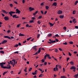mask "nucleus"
<instances>
[{"mask_svg":"<svg viewBox=\"0 0 78 78\" xmlns=\"http://www.w3.org/2000/svg\"><path fill=\"white\" fill-rule=\"evenodd\" d=\"M37 46H35L33 47V48L34 50H35V51H37V48H36Z\"/></svg>","mask_w":78,"mask_h":78,"instance_id":"1a4fd4ad","label":"nucleus"},{"mask_svg":"<svg viewBox=\"0 0 78 78\" xmlns=\"http://www.w3.org/2000/svg\"><path fill=\"white\" fill-rule=\"evenodd\" d=\"M76 21V19H74L73 20V22H74L75 21Z\"/></svg>","mask_w":78,"mask_h":78,"instance_id":"de8ad7c7","label":"nucleus"},{"mask_svg":"<svg viewBox=\"0 0 78 78\" xmlns=\"http://www.w3.org/2000/svg\"><path fill=\"white\" fill-rule=\"evenodd\" d=\"M32 19H33V20H35L36 19V18H35V17H32Z\"/></svg>","mask_w":78,"mask_h":78,"instance_id":"864d4df0","label":"nucleus"},{"mask_svg":"<svg viewBox=\"0 0 78 78\" xmlns=\"http://www.w3.org/2000/svg\"><path fill=\"white\" fill-rule=\"evenodd\" d=\"M41 48H39V49L38 51V53H40V52H41Z\"/></svg>","mask_w":78,"mask_h":78,"instance_id":"b1692460","label":"nucleus"},{"mask_svg":"<svg viewBox=\"0 0 78 78\" xmlns=\"http://www.w3.org/2000/svg\"><path fill=\"white\" fill-rule=\"evenodd\" d=\"M75 27L76 29H78V26H76Z\"/></svg>","mask_w":78,"mask_h":78,"instance_id":"bf43d9fd","label":"nucleus"},{"mask_svg":"<svg viewBox=\"0 0 78 78\" xmlns=\"http://www.w3.org/2000/svg\"><path fill=\"white\" fill-rule=\"evenodd\" d=\"M62 13V11H61V10H59L58 12V14H61Z\"/></svg>","mask_w":78,"mask_h":78,"instance_id":"f8f14e48","label":"nucleus"},{"mask_svg":"<svg viewBox=\"0 0 78 78\" xmlns=\"http://www.w3.org/2000/svg\"><path fill=\"white\" fill-rule=\"evenodd\" d=\"M10 73H11V74H13V71H11L10 72Z\"/></svg>","mask_w":78,"mask_h":78,"instance_id":"774afa93","label":"nucleus"},{"mask_svg":"<svg viewBox=\"0 0 78 78\" xmlns=\"http://www.w3.org/2000/svg\"><path fill=\"white\" fill-rule=\"evenodd\" d=\"M63 45H67V43L65 42V43H63Z\"/></svg>","mask_w":78,"mask_h":78,"instance_id":"c03bdc74","label":"nucleus"},{"mask_svg":"<svg viewBox=\"0 0 78 78\" xmlns=\"http://www.w3.org/2000/svg\"><path fill=\"white\" fill-rule=\"evenodd\" d=\"M16 13L17 14H19L20 13V10H19V9H17L16 10Z\"/></svg>","mask_w":78,"mask_h":78,"instance_id":"0eeeda50","label":"nucleus"},{"mask_svg":"<svg viewBox=\"0 0 78 78\" xmlns=\"http://www.w3.org/2000/svg\"><path fill=\"white\" fill-rule=\"evenodd\" d=\"M4 37H5V38H7V39H11V38H10V37L8 36H4Z\"/></svg>","mask_w":78,"mask_h":78,"instance_id":"9d476101","label":"nucleus"},{"mask_svg":"<svg viewBox=\"0 0 78 78\" xmlns=\"http://www.w3.org/2000/svg\"><path fill=\"white\" fill-rule=\"evenodd\" d=\"M69 59H70V58H67V61H69Z\"/></svg>","mask_w":78,"mask_h":78,"instance_id":"052dcab7","label":"nucleus"},{"mask_svg":"<svg viewBox=\"0 0 78 78\" xmlns=\"http://www.w3.org/2000/svg\"><path fill=\"white\" fill-rule=\"evenodd\" d=\"M41 6H43V5H44V2H42L41 4Z\"/></svg>","mask_w":78,"mask_h":78,"instance_id":"4c0bfd02","label":"nucleus"},{"mask_svg":"<svg viewBox=\"0 0 78 78\" xmlns=\"http://www.w3.org/2000/svg\"><path fill=\"white\" fill-rule=\"evenodd\" d=\"M47 64V62H45L44 63V65H45V66H46Z\"/></svg>","mask_w":78,"mask_h":78,"instance_id":"4d7b16f0","label":"nucleus"},{"mask_svg":"<svg viewBox=\"0 0 78 78\" xmlns=\"http://www.w3.org/2000/svg\"><path fill=\"white\" fill-rule=\"evenodd\" d=\"M20 24H18V25L17 26V27H18V28L19 27H20Z\"/></svg>","mask_w":78,"mask_h":78,"instance_id":"6e6d98bb","label":"nucleus"},{"mask_svg":"<svg viewBox=\"0 0 78 78\" xmlns=\"http://www.w3.org/2000/svg\"><path fill=\"white\" fill-rule=\"evenodd\" d=\"M52 36V34H48V37H51Z\"/></svg>","mask_w":78,"mask_h":78,"instance_id":"a211bd4d","label":"nucleus"},{"mask_svg":"<svg viewBox=\"0 0 78 78\" xmlns=\"http://www.w3.org/2000/svg\"><path fill=\"white\" fill-rule=\"evenodd\" d=\"M55 40L56 41V42H58L59 41V40L57 38L55 39Z\"/></svg>","mask_w":78,"mask_h":78,"instance_id":"0e129e2a","label":"nucleus"},{"mask_svg":"<svg viewBox=\"0 0 78 78\" xmlns=\"http://www.w3.org/2000/svg\"><path fill=\"white\" fill-rule=\"evenodd\" d=\"M14 53H17V54H19V52L18 51L15 52H14Z\"/></svg>","mask_w":78,"mask_h":78,"instance_id":"09e8293b","label":"nucleus"},{"mask_svg":"<svg viewBox=\"0 0 78 78\" xmlns=\"http://www.w3.org/2000/svg\"><path fill=\"white\" fill-rule=\"evenodd\" d=\"M4 19L5 21L9 20V16H5Z\"/></svg>","mask_w":78,"mask_h":78,"instance_id":"7ed1b4c3","label":"nucleus"},{"mask_svg":"<svg viewBox=\"0 0 78 78\" xmlns=\"http://www.w3.org/2000/svg\"><path fill=\"white\" fill-rule=\"evenodd\" d=\"M42 61V62H45V60H44V59H42L41 60Z\"/></svg>","mask_w":78,"mask_h":78,"instance_id":"13d9d810","label":"nucleus"},{"mask_svg":"<svg viewBox=\"0 0 78 78\" xmlns=\"http://www.w3.org/2000/svg\"><path fill=\"white\" fill-rule=\"evenodd\" d=\"M39 77H42V74H41L39 76Z\"/></svg>","mask_w":78,"mask_h":78,"instance_id":"79ce46f5","label":"nucleus"},{"mask_svg":"<svg viewBox=\"0 0 78 78\" xmlns=\"http://www.w3.org/2000/svg\"><path fill=\"white\" fill-rule=\"evenodd\" d=\"M41 22H40V21L38 20L37 21V23H38V24H41Z\"/></svg>","mask_w":78,"mask_h":78,"instance_id":"37998d69","label":"nucleus"},{"mask_svg":"<svg viewBox=\"0 0 78 78\" xmlns=\"http://www.w3.org/2000/svg\"><path fill=\"white\" fill-rule=\"evenodd\" d=\"M19 36H25V35L22 34L21 33H20L19 34Z\"/></svg>","mask_w":78,"mask_h":78,"instance_id":"2eb2a0df","label":"nucleus"},{"mask_svg":"<svg viewBox=\"0 0 78 78\" xmlns=\"http://www.w3.org/2000/svg\"><path fill=\"white\" fill-rule=\"evenodd\" d=\"M42 16H39V17L38 18V19H41V18H42Z\"/></svg>","mask_w":78,"mask_h":78,"instance_id":"bb28decb","label":"nucleus"},{"mask_svg":"<svg viewBox=\"0 0 78 78\" xmlns=\"http://www.w3.org/2000/svg\"><path fill=\"white\" fill-rule=\"evenodd\" d=\"M13 18H16V16H17V15H14L12 16Z\"/></svg>","mask_w":78,"mask_h":78,"instance_id":"aec40b11","label":"nucleus"},{"mask_svg":"<svg viewBox=\"0 0 78 78\" xmlns=\"http://www.w3.org/2000/svg\"><path fill=\"white\" fill-rule=\"evenodd\" d=\"M38 53H38V52H37L35 53V54H34L33 55H37V54H38Z\"/></svg>","mask_w":78,"mask_h":78,"instance_id":"5fc2aeb1","label":"nucleus"},{"mask_svg":"<svg viewBox=\"0 0 78 78\" xmlns=\"http://www.w3.org/2000/svg\"><path fill=\"white\" fill-rule=\"evenodd\" d=\"M75 13H76V11L75 10H74L73 12V14H75Z\"/></svg>","mask_w":78,"mask_h":78,"instance_id":"c756f323","label":"nucleus"},{"mask_svg":"<svg viewBox=\"0 0 78 78\" xmlns=\"http://www.w3.org/2000/svg\"><path fill=\"white\" fill-rule=\"evenodd\" d=\"M52 44H53V43H55V42H56V41L54 40V41H52L51 42Z\"/></svg>","mask_w":78,"mask_h":78,"instance_id":"a18cd8bd","label":"nucleus"},{"mask_svg":"<svg viewBox=\"0 0 78 78\" xmlns=\"http://www.w3.org/2000/svg\"><path fill=\"white\" fill-rule=\"evenodd\" d=\"M47 56L48 58H49L50 56V55L49 54H46L44 56V59H45L46 58H47Z\"/></svg>","mask_w":78,"mask_h":78,"instance_id":"6e6552de","label":"nucleus"},{"mask_svg":"<svg viewBox=\"0 0 78 78\" xmlns=\"http://www.w3.org/2000/svg\"><path fill=\"white\" fill-rule=\"evenodd\" d=\"M67 77H66L64 76H61V78H66Z\"/></svg>","mask_w":78,"mask_h":78,"instance_id":"cd10ccee","label":"nucleus"},{"mask_svg":"<svg viewBox=\"0 0 78 78\" xmlns=\"http://www.w3.org/2000/svg\"><path fill=\"white\" fill-rule=\"evenodd\" d=\"M10 32V30H9L7 31V33L8 34H9V33Z\"/></svg>","mask_w":78,"mask_h":78,"instance_id":"e2e57ef3","label":"nucleus"},{"mask_svg":"<svg viewBox=\"0 0 78 78\" xmlns=\"http://www.w3.org/2000/svg\"><path fill=\"white\" fill-rule=\"evenodd\" d=\"M52 6H57V3L54 2L53 3Z\"/></svg>","mask_w":78,"mask_h":78,"instance_id":"9b49d317","label":"nucleus"},{"mask_svg":"<svg viewBox=\"0 0 78 78\" xmlns=\"http://www.w3.org/2000/svg\"><path fill=\"white\" fill-rule=\"evenodd\" d=\"M59 17L60 18L63 19V18H64V16H63V15H61V16H59Z\"/></svg>","mask_w":78,"mask_h":78,"instance_id":"412c9836","label":"nucleus"},{"mask_svg":"<svg viewBox=\"0 0 78 78\" xmlns=\"http://www.w3.org/2000/svg\"><path fill=\"white\" fill-rule=\"evenodd\" d=\"M69 44H73V42L72 41H70L69 42Z\"/></svg>","mask_w":78,"mask_h":78,"instance_id":"e433bc0d","label":"nucleus"},{"mask_svg":"<svg viewBox=\"0 0 78 78\" xmlns=\"http://www.w3.org/2000/svg\"><path fill=\"white\" fill-rule=\"evenodd\" d=\"M31 70H32V68H30V69H29V72H30V71H31Z\"/></svg>","mask_w":78,"mask_h":78,"instance_id":"8fccbe9b","label":"nucleus"},{"mask_svg":"<svg viewBox=\"0 0 78 78\" xmlns=\"http://www.w3.org/2000/svg\"><path fill=\"white\" fill-rule=\"evenodd\" d=\"M59 50H60V51H62V49H61V48H58Z\"/></svg>","mask_w":78,"mask_h":78,"instance_id":"680f3d73","label":"nucleus"},{"mask_svg":"<svg viewBox=\"0 0 78 78\" xmlns=\"http://www.w3.org/2000/svg\"><path fill=\"white\" fill-rule=\"evenodd\" d=\"M74 53L75 54H76L77 53V51H75L74 52Z\"/></svg>","mask_w":78,"mask_h":78,"instance_id":"69168bd1","label":"nucleus"},{"mask_svg":"<svg viewBox=\"0 0 78 78\" xmlns=\"http://www.w3.org/2000/svg\"><path fill=\"white\" fill-rule=\"evenodd\" d=\"M49 24L50 25V27H53V25H54V23L53 24L50 22L49 23Z\"/></svg>","mask_w":78,"mask_h":78,"instance_id":"dca6fc26","label":"nucleus"},{"mask_svg":"<svg viewBox=\"0 0 78 78\" xmlns=\"http://www.w3.org/2000/svg\"><path fill=\"white\" fill-rule=\"evenodd\" d=\"M10 6L11 7H12V6H13V5H12V4H10Z\"/></svg>","mask_w":78,"mask_h":78,"instance_id":"603ef678","label":"nucleus"},{"mask_svg":"<svg viewBox=\"0 0 78 78\" xmlns=\"http://www.w3.org/2000/svg\"><path fill=\"white\" fill-rule=\"evenodd\" d=\"M0 53H2V54H4V53H5V52L3 51H0Z\"/></svg>","mask_w":78,"mask_h":78,"instance_id":"393cba45","label":"nucleus"},{"mask_svg":"<svg viewBox=\"0 0 78 78\" xmlns=\"http://www.w3.org/2000/svg\"><path fill=\"white\" fill-rule=\"evenodd\" d=\"M70 64H71V65H74V63L72 61H71V62H70Z\"/></svg>","mask_w":78,"mask_h":78,"instance_id":"5701e85b","label":"nucleus"},{"mask_svg":"<svg viewBox=\"0 0 78 78\" xmlns=\"http://www.w3.org/2000/svg\"><path fill=\"white\" fill-rule=\"evenodd\" d=\"M55 37H59V35H58V34H56L55 35Z\"/></svg>","mask_w":78,"mask_h":78,"instance_id":"a19ab883","label":"nucleus"},{"mask_svg":"<svg viewBox=\"0 0 78 78\" xmlns=\"http://www.w3.org/2000/svg\"><path fill=\"white\" fill-rule=\"evenodd\" d=\"M7 42H8V41L5 40L1 42L2 44H6Z\"/></svg>","mask_w":78,"mask_h":78,"instance_id":"423d86ee","label":"nucleus"},{"mask_svg":"<svg viewBox=\"0 0 78 78\" xmlns=\"http://www.w3.org/2000/svg\"><path fill=\"white\" fill-rule=\"evenodd\" d=\"M32 37H30V38H27V40L28 41H30V39H31Z\"/></svg>","mask_w":78,"mask_h":78,"instance_id":"ea45409f","label":"nucleus"},{"mask_svg":"<svg viewBox=\"0 0 78 78\" xmlns=\"http://www.w3.org/2000/svg\"><path fill=\"white\" fill-rule=\"evenodd\" d=\"M8 71H7V72H4L3 73V75H5V74H6V73H8Z\"/></svg>","mask_w":78,"mask_h":78,"instance_id":"4be33fe9","label":"nucleus"},{"mask_svg":"<svg viewBox=\"0 0 78 78\" xmlns=\"http://www.w3.org/2000/svg\"><path fill=\"white\" fill-rule=\"evenodd\" d=\"M70 69H73V72H75V71H76V67L75 66H72L70 68Z\"/></svg>","mask_w":78,"mask_h":78,"instance_id":"f03ea898","label":"nucleus"},{"mask_svg":"<svg viewBox=\"0 0 78 78\" xmlns=\"http://www.w3.org/2000/svg\"><path fill=\"white\" fill-rule=\"evenodd\" d=\"M38 12V11H37L33 13V16H35V15H36V14Z\"/></svg>","mask_w":78,"mask_h":78,"instance_id":"f3484780","label":"nucleus"},{"mask_svg":"<svg viewBox=\"0 0 78 78\" xmlns=\"http://www.w3.org/2000/svg\"><path fill=\"white\" fill-rule=\"evenodd\" d=\"M55 51L57 52H58V49H56V48H55Z\"/></svg>","mask_w":78,"mask_h":78,"instance_id":"c85d7f7f","label":"nucleus"},{"mask_svg":"<svg viewBox=\"0 0 78 78\" xmlns=\"http://www.w3.org/2000/svg\"><path fill=\"white\" fill-rule=\"evenodd\" d=\"M32 75H36L37 74V73H32Z\"/></svg>","mask_w":78,"mask_h":78,"instance_id":"f704fd0d","label":"nucleus"},{"mask_svg":"<svg viewBox=\"0 0 78 78\" xmlns=\"http://www.w3.org/2000/svg\"><path fill=\"white\" fill-rule=\"evenodd\" d=\"M78 3V1H76L75 3V5H77V3Z\"/></svg>","mask_w":78,"mask_h":78,"instance_id":"7c9ffc66","label":"nucleus"},{"mask_svg":"<svg viewBox=\"0 0 78 78\" xmlns=\"http://www.w3.org/2000/svg\"><path fill=\"white\" fill-rule=\"evenodd\" d=\"M40 34H38L37 35V38H39V37H40Z\"/></svg>","mask_w":78,"mask_h":78,"instance_id":"c9c22d12","label":"nucleus"},{"mask_svg":"<svg viewBox=\"0 0 78 78\" xmlns=\"http://www.w3.org/2000/svg\"><path fill=\"white\" fill-rule=\"evenodd\" d=\"M15 13L16 12H15L10 11L9 12V14H10L11 16H12V14H15Z\"/></svg>","mask_w":78,"mask_h":78,"instance_id":"20e7f679","label":"nucleus"},{"mask_svg":"<svg viewBox=\"0 0 78 78\" xmlns=\"http://www.w3.org/2000/svg\"><path fill=\"white\" fill-rule=\"evenodd\" d=\"M69 55L70 56H72V54H71L70 52H69Z\"/></svg>","mask_w":78,"mask_h":78,"instance_id":"3c124183","label":"nucleus"},{"mask_svg":"<svg viewBox=\"0 0 78 78\" xmlns=\"http://www.w3.org/2000/svg\"><path fill=\"white\" fill-rule=\"evenodd\" d=\"M33 22H34V21H33V20H31L29 21L30 23H33Z\"/></svg>","mask_w":78,"mask_h":78,"instance_id":"72a5a7b5","label":"nucleus"},{"mask_svg":"<svg viewBox=\"0 0 78 78\" xmlns=\"http://www.w3.org/2000/svg\"><path fill=\"white\" fill-rule=\"evenodd\" d=\"M27 67L25 68V69L24 70V72H25L26 73L27 72Z\"/></svg>","mask_w":78,"mask_h":78,"instance_id":"a878e982","label":"nucleus"},{"mask_svg":"<svg viewBox=\"0 0 78 78\" xmlns=\"http://www.w3.org/2000/svg\"><path fill=\"white\" fill-rule=\"evenodd\" d=\"M63 29L64 30H66V29H67V27H63Z\"/></svg>","mask_w":78,"mask_h":78,"instance_id":"49530a36","label":"nucleus"},{"mask_svg":"<svg viewBox=\"0 0 78 78\" xmlns=\"http://www.w3.org/2000/svg\"><path fill=\"white\" fill-rule=\"evenodd\" d=\"M78 73H77V74H76L74 75V77H75V78H77L78 77Z\"/></svg>","mask_w":78,"mask_h":78,"instance_id":"6ab92c4d","label":"nucleus"},{"mask_svg":"<svg viewBox=\"0 0 78 78\" xmlns=\"http://www.w3.org/2000/svg\"><path fill=\"white\" fill-rule=\"evenodd\" d=\"M45 8L47 9H48L49 8V6H46Z\"/></svg>","mask_w":78,"mask_h":78,"instance_id":"2f4dec72","label":"nucleus"},{"mask_svg":"<svg viewBox=\"0 0 78 78\" xmlns=\"http://www.w3.org/2000/svg\"><path fill=\"white\" fill-rule=\"evenodd\" d=\"M56 70H57V71H58V67H56V68H55L54 69V71H56Z\"/></svg>","mask_w":78,"mask_h":78,"instance_id":"4468645a","label":"nucleus"},{"mask_svg":"<svg viewBox=\"0 0 78 78\" xmlns=\"http://www.w3.org/2000/svg\"><path fill=\"white\" fill-rule=\"evenodd\" d=\"M9 62L11 64H12V65H13L14 64H13V62L11 61H10Z\"/></svg>","mask_w":78,"mask_h":78,"instance_id":"473e14b6","label":"nucleus"},{"mask_svg":"<svg viewBox=\"0 0 78 78\" xmlns=\"http://www.w3.org/2000/svg\"><path fill=\"white\" fill-rule=\"evenodd\" d=\"M34 8H33L31 7H30L29 8V11L30 12L34 10Z\"/></svg>","mask_w":78,"mask_h":78,"instance_id":"39448f33","label":"nucleus"},{"mask_svg":"<svg viewBox=\"0 0 78 78\" xmlns=\"http://www.w3.org/2000/svg\"><path fill=\"white\" fill-rule=\"evenodd\" d=\"M2 12H4V13H5V14H8V12H6V11L5 10H2Z\"/></svg>","mask_w":78,"mask_h":78,"instance_id":"ddd939ff","label":"nucleus"},{"mask_svg":"<svg viewBox=\"0 0 78 78\" xmlns=\"http://www.w3.org/2000/svg\"><path fill=\"white\" fill-rule=\"evenodd\" d=\"M8 64H9L8 65H7V66H4V65L6 64V62H2V63H0V66H1V68H2V69H11V66L9 64H10V62H8Z\"/></svg>","mask_w":78,"mask_h":78,"instance_id":"f257e3e1","label":"nucleus"},{"mask_svg":"<svg viewBox=\"0 0 78 78\" xmlns=\"http://www.w3.org/2000/svg\"><path fill=\"white\" fill-rule=\"evenodd\" d=\"M34 78H37V77L36 76H34Z\"/></svg>","mask_w":78,"mask_h":78,"instance_id":"338daca9","label":"nucleus"},{"mask_svg":"<svg viewBox=\"0 0 78 78\" xmlns=\"http://www.w3.org/2000/svg\"><path fill=\"white\" fill-rule=\"evenodd\" d=\"M18 46H19V45H18V44H16L15 45L14 47H18Z\"/></svg>","mask_w":78,"mask_h":78,"instance_id":"58836bf2","label":"nucleus"}]
</instances>
